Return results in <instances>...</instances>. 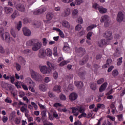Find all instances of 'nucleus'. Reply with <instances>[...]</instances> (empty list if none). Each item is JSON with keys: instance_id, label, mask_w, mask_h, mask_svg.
I'll use <instances>...</instances> for the list:
<instances>
[{"instance_id": "nucleus-43", "label": "nucleus", "mask_w": 125, "mask_h": 125, "mask_svg": "<svg viewBox=\"0 0 125 125\" xmlns=\"http://www.w3.org/2000/svg\"><path fill=\"white\" fill-rule=\"evenodd\" d=\"M78 76H79L80 78H84V76H85V72L83 71V72H79Z\"/></svg>"}, {"instance_id": "nucleus-30", "label": "nucleus", "mask_w": 125, "mask_h": 125, "mask_svg": "<svg viewBox=\"0 0 125 125\" xmlns=\"http://www.w3.org/2000/svg\"><path fill=\"white\" fill-rule=\"evenodd\" d=\"M17 16H19V13L17 11H14L13 14L11 16V18L12 19L14 20L17 17Z\"/></svg>"}, {"instance_id": "nucleus-3", "label": "nucleus", "mask_w": 125, "mask_h": 125, "mask_svg": "<svg viewBox=\"0 0 125 125\" xmlns=\"http://www.w3.org/2000/svg\"><path fill=\"white\" fill-rule=\"evenodd\" d=\"M42 46V42H40V41L37 40V41H35L32 47V50L33 51H38V50L41 49Z\"/></svg>"}, {"instance_id": "nucleus-49", "label": "nucleus", "mask_w": 125, "mask_h": 125, "mask_svg": "<svg viewBox=\"0 0 125 125\" xmlns=\"http://www.w3.org/2000/svg\"><path fill=\"white\" fill-rule=\"evenodd\" d=\"M104 83V78H102L97 81L98 84H101V83Z\"/></svg>"}, {"instance_id": "nucleus-22", "label": "nucleus", "mask_w": 125, "mask_h": 125, "mask_svg": "<svg viewBox=\"0 0 125 125\" xmlns=\"http://www.w3.org/2000/svg\"><path fill=\"white\" fill-rule=\"evenodd\" d=\"M63 51H69L70 50V46H69V44L67 42L64 43V46L62 48Z\"/></svg>"}, {"instance_id": "nucleus-45", "label": "nucleus", "mask_w": 125, "mask_h": 125, "mask_svg": "<svg viewBox=\"0 0 125 125\" xmlns=\"http://www.w3.org/2000/svg\"><path fill=\"white\" fill-rule=\"evenodd\" d=\"M121 54H120V51H119V49L116 48L115 50V53H114V56L115 57H119Z\"/></svg>"}, {"instance_id": "nucleus-14", "label": "nucleus", "mask_w": 125, "mask_h": 125, "mask_svg": "<svg viewBox=\"0 0 125 125\" xmlns=\"http://www.w3.org/2000/svg\"><path fill=\"white\" fill-rule=\"evenodd\" d=\"M38 56L40 58H45V51L42 49L39 50Z\"/></svg>"}, {"instance_id": "nucleus-62", "label": "nucleus", "mask_w": 125, "mask_h": 125, "mask_svg": "<svg viewBox=\"0 0 125 125\" xmlns=\"http://www.w3.org/2000/svg\"><path fill=\"white\" fill-rule=\"evenodd\" d=\"M109 25H110V21H104V26L105 28H107V27H109Z\"/></svg>"}, {"instance_id": "nucleus-17", "label": "nucleus", "mask_w": 125, "mask_h": 125, "mask_svg": "<svg viewBox=\"0 0 125 125\" xmlns=\"http://www.w3.org/2000/svg\"><path fill=\"white\" fill-rule=\"evenodd\" d=\"M107 85H108V83L107 82L104 83L99 88L100 92H103V91L106 89Z\"/></svg>"}, {"instance_id": "nucleus-28", "label": "nucleus", "mask_w": 125, "mask_h": 125, "mask_svg": "<svg viewBox=\"0 0 125 125\" xmlns=\"http://www.w3.org/2000/svg\"><path fill=\"white\" fill-rule=\"evenodd\" d=\"M27 80L29 81L28 84V85H29V86L35 87V86L36 85V83L33 82L31 78H28L27 79Z\"/></svg>"}, {"instance_id": "nucleus-60", "label": "nucleus", "mask_w": 125, "mask_h": 125, "mask_svg": "<svg viewBox=\"0 0 125 125\" xmlns=\"http://www.w3.org/2000/svg\"><path fill=\"white\" fill-rule=\"evenodd\" d=\"M121 37H122V36H121V35L116 34L114 36V39L115 40H120V39H121Z\"/></svg>"}, {"instance_id": "nucleus-38", "label": "nucleus", "mask_w": 125, "mask_h": 125, "mask_svg": "<svg viewBox=\"0 0 125 125\" xmlns=\"http://www.w3.org/2000/svg\"><path fill=\"white\" fill-rule=\"evenodd\" d=\"M97 26L96 24H92L87 27V31H90L92 30V29H94V28H96Z\"/></svg>"}, {"instance_id": "nucleus-35", "label": "nucleus", "mask_w": 125, "mask_h": 125, "mask_svg": "<svg viewBox=\"0 0 125 125\" xmlns=\"http://www.w3.org/2000/svg\"><path fill=\"white\" fill-rule=\"evenodd\" d=\"M27 104H24V106H22L21 107L20 110L21 112H27V111H28L27 109Z\"/></svg>"}, {"instance_id": "nucleus-56", "label": "nucleus", "mask_w": 125, "mask_h": 125, "mask_svg": "<svg viewBox=\"0 0 125 125\" xmlns=\"http://www.w3.org/2000/svg\"><path fill=\"white\" fill-rule=\"evenodd\" d=\"M49 82H50V78L49 77H46L44 79V83H48Z\"/></svg>"}, {"instance_id": "nucleus-11", "label": "nucleus", "mask_w": 125, "mask_h": 125, "mask_svg": "<svg viewBox=\"0 0 125 125\" xmlns=\"http://www.w3.org/2000/svg\"><path fill=\"white\" fill-rule=\"evenodd\" d=\"M71 14V9L70 8H66L64 10V11L62 13V16L63 17H67Z\"/></svg>"}, {"instance_id": "nucleus-50", "label": "nucleus", "mask_w": 125, "mask_h": 125, "mask_svg": "<svg viewBox=\"0 0 125 125\" xmlns=\"http://www.w3.org/2000/svg\"><path fill=\"white\" fill-rule=\"evenodd\" d=\"M97 106L99 109H104L105 108V105L101 104H98Z\"/></svg>"}, {"instance_id": "nucleus-57", "label": "nucleus", "mask_w": 125, "mask_h": 125, "mask_svg": "<svg viewBox=\"0 0 125 125\" xmlns=\"http://www.w3.org/2000/svg\"><path fill=\"white\" fill-rule=\"evenodd\" d=\"M31 22V21L29 20L27 18H26L23 19V23L24 24H28V23H30Z\"/></svg>"}, {"instance_id": "nucleus-25", "label": "nucleus", "mask_w": 125, "mask_h": 125, "mask_svg": "<svg viewBox=\"0 0 125 125\" xmlns=\"http://www.w3.org/2000/svg\"><path fill=\"white\" fill-rule=\"evenodd\" d=\"M45 55H47V56H49V57H50L52 56V50H51V49L49 48L46 49L45 50Z\"/></svg>"}, {"instance_id": "nucleus-59", "label": "nucleus", "mask_w": 125, "mask_h": 125, "mask_svg": "<svg viewBox=\"0 0 125 125\" xmlns=\"http://www.w3.org/2000/svg\"><path fill=\"white\" fill-rule=\"evenodd\" d=\"M93 8H95V9H99V8L100 7V6L96 3H95L93 5Z\"/></svg>"}, {"instance_id": "nucleus-20", "label": "nucleus", "mask_w": 125, "mask_h": 125, "mask_svg": "<svg viewBox=\"0 0 125 125\" xmlns=\"http://www.w3.org/2000/svg\"><path fill=\"white\" fill-rule=\"evenodd\" d=\"M4 28L1 26L0 27V37L2 41H4Z\"/></svg>"}, {"instance_id": "nucleus-4", "label": "nucleus", "mask_w": 125, "mask_h": 125, "mask_svg": "<svg viewBox=\"0 0 125 125\" xmlns=\"http://www.w3.org/2000/svg\"><path fill=\"white\" fill-rule=\"evenodd\" d=\"M39 68L41 73H42V74H50V72L51 70L50 68L47 67V66L45 65L44 66L40 65L39 66Z\"/></svg>"}, {"instance_id": "nucleus-46", "label": "nucleus", "mask_w": 125, "mask_h": 125, "mask_svg": "<svg viewBox=\"0 0 125 125\" xmlns=\"http://www.w3.org/2000/svg\"><path fill=\"white\" fill-rule=\"evenodd\" d=\"M53 51L54 56L56 57L58 55V53H57V47H54Z\"/></svg>"}, {"instance_id": "nucleus-58", "label": "nucleus", "mask_w": 125, "mask_h": 125, "mask_svg": "<svg viewBox=\"0 0 125 125\" xmlns=\"http://www.w3.org/2000/svg\"><path fill=\"white\" fill-rule=\"evenodd\" d=\"M84 34H85V32L83 30H82L78 33V35L79 37H82V36H83V35H84Z\"/></svg>"}, {"instance_id": "nucleus-26", "label": "nucleus", "mask_w": 125, "mask_h": 125, "mask_svg": "<svg viewBox=\"0 0 125 125\" xmlns=\"http://www.w3.org/2000/svg\"><path fill=\"white\" fill-rule=\"evenodd\" d=\"M46 18L48 21H50V20H51V19H52V18H53V13H52L51 12H48L46 14Z\"/></svg>"}, {"instance_id": "nucleus-18", "label": "nucleus", "mask_w": 125, "mask_h": 125, "mask_svg": "<svg viewBox=\"0 0 125 125\" xmlns=\"http://www.w3.org/2000/svg\"><path fill=\"white\" fill-rule=\"evenodd\" d=\"M4 40L6 42H8V43H9L10 42V37H9V33L8 32H6L4 33Z\"/></svg>"}, {"instance_id": "nucleus-29", "label": "nucleus", "mask_w": 125, "mask_h": 125, "mask_svg": "<svg viewBox=\"0 0 125 125\" xmlns=\"http://www.w3.org/2000/svg\"><path fill=\"white\" fill-rule=\"evenodd\" d=\"M53 91H56L58 93L59 92H61V86L59 85H55L53 89Z\"/></svg>"}, {"instance_id": "nucleus-53", "label": "nucleus", "mask_w": 125, "mask_h": 125, "mask_svg": "<svg viewBox=\"0 0 125 125\" xmlns=\"http://www.w3.org/2000/svg\"><path fill=\"white\" fill-rule=\"evenodd\" d=\"M83 0H76L75 3L77 5H80V4L83 3Z\"/></svg>"}, {"instance_id": "nucleus-51", "label": "nucleus", "mask_w": 125, "mask_h": 125, "mask_svg": "<svg viewBox=\"0 0 125 125\" xmlns=\"http://www.w3.org/2000/svg\"><path fill=\"white\" fill-rule=\"evenodd\" d=\"M83 117L84 118L86 117V113L84 112H82V114L78 116V118L79 119H82Z\"/></svg>"}, {"instance_id": "nucleus-31", "label": "nucleus", "mask_w": 125, "mask_h": 125, "mask_svg": "<svg viewBox=\"0 0 125 125\" xmlns=\"http://www.w3.org/2000/svg\"><path fill=\"white\" fill-rule=\"evenodd\" d=\"M78 14H79V10L78 9H75L73 10L72 13V15L73 18H75V17H77L78 16Z\"/></svg>"}, {"instance_id": "nucleus-39", "label": "nucleus", "mask_w": 125, "mask_h": 125, "mask_svg": "<svg viewBox=\"0 0 125 125\" xmlns=\"http://www.w3.org/2000/svg\"><path fill=\"white\" fill-rule=\"evenodd\" d=\"M16 28L18 30V31H20L21 28H22V21H19V23L17 24Z\"/></svg>"}, {"instance_id": "nucleus-7", "label": "nucleus", "mask_w": 125, "mask_h": 125, "mask_svg": "<svg viewBox=\"0 0 125 125\" xmlns=\"http://www.w3.org/2000/svg\"><path fill=\"white\" fill-rule=\"evenodd\" d=\"M46 11V7L41 8L38 10L34 11L33 14L34 15H38L39 14H42V13Z\"/></svg>"}, {"instance_id": "nucleus-64", "label": "nucleus", "mask_w": 125, "mask_h": 125, "mask_svg": "<svg viewBox=\"0 0 125 125\" xmlns=\"http://www.w3.org/2000/svg\"><path fill=\"white\" fill-rule=\"evenodd\" d=\"M68 89H69V90H73V89H74V85L73 84H70L68 85Z\"/></svg>"}, {"instance_id": "nucleus-6", "label": "nucleus", "mask_w": 125, "mask_h": 125, "mask_svg": "<svg viewBox=\"0 0 125 125\" xmlns=\"http://www.w3.org/2000/svg\"><path fill=\"white\" fill-rule=\"evenodd\" d=\"M16 8L19 10V11H21V12H25V11H26V8L25 7V5L23 4H17L16 5Z\"/></svg>"}, {"instance_id": "nucleus-5", "label": "nucleus", "mask_w": 125, "mask_h": 125, "mask_svg": "<svg viewBox=\"0 0 125 125\" xmlns=\"http://www.w3.org/2000/svg\"><path fill=\"white\" fill-rule=\"evenodd\" d=\"M124 19H125V13L123 12H119L117 14V17L116 18V20L117 22H122Z\"/></svg>"}, {"instance_id": "nucleus-34", "label": "nucleus", "mask_w": 125, "mask_h": 125, "mask_svg": "<svg viewBox=\"0 0 125 125\" xmlns=\"http://www.w3.org/2000/svg\"><path fill=\"white\" fill-rule=\"evenodd\" d=\"M111 63H112V60L111 59H107L106 61V64L103 66V68H107V65L109 66L111 65Z\"/></svg>"}, {"instance_id": "nucleus-10", "label": "nucleus", "mask_w": 125, "mask_h": 125, "mask_svg": "<svg viewBox=\"0 0 125 125\" xmlns=\"http://www.w3.org/2000/svg\"><path fill=\"white\" fill-rule=\"evenodd\" d=\"M103 36L104 38H109V41H111V40L113 39V37H112V32L110 31H105V33L103 34Z\"/></svg>"}, {"instance_id": "nucleus-33", "label": "nucleus", "mask_w": 125, "mask_h": 125, "mask_svg": "<svg viewBox=\"0 0 125 125\" xmlns=\"http://www.w3.org/2000/svg\"><path fill=\"white\" fill-rule=\"evenodd\" d=\"M39 89L41 90V91H45L47 89L46 86L43 84H40L39 85Z\"/></svg>"}, {"instance_id": "nucleus-63", "label": "nucleus", "mask_w": 125, "mask_h": 125, "mask_svg": "<svg viewBox=\"0 0 125 125\" xmlns=\"http://www.w3.org/2000/svg\"><path fill=\"white\" fill-rule=\"evenodd\" d=\"M92 36L91 32H89L87 35L86 38L87 40H90V37Z\"/></svg>"}, {"instance_id": "nucleus-8", "label": "nucleus", "mask_w": 125, "mask_h": 125, "mask_svg": "<svg viewBox=\"0 0 125 125\" xmlns=\"http://www.w3.org/2000/svg\"><path fill=\"white\" fill-rule=\"evenodd\" d=\"M75 50L77 53H80V54H81V56H83V55L85 54V49L82 47L79 48L75 47Z\"/></svg>"}, {"instance_id": "nucleus-13", "label": "nucleus", "mask_w": 125, "mask_h": 125, "mask_svg": "<svg viewBox=\"0 0 125 125\" xmlns=\"http://www.w3.org/2000/svg\"><path fill=\"white\" fill-rule=\"evenodd\" d=\"M74 85L78 88L81 89L82 87H83V82H80V81H75Z\"/></svg>"}, {"instance_id": "nucleus-32", "label": "nucleus", "mask_w": 125, "mask_h": 125, "mask_svg": "<svg viewBox=\"0 0 125 125\" xmlns=\"http://www.w3.org/2000/svg\"><path fill=\"white\" fill-rule=\"evenodd\" d=\"M90 87L92 90H96V83H90Z\"/></svg>"}, {"instance_id": "nucleus-47", "label": "nucleus", "mask_w": 125, "mask_h": 125, "mask_svg": "<svg viewBox=\"0 0 125 125\" xmlns=\"http://www.w3.org/2000/svg\"><path fill=\"white\" fill-rule=\"evenodd\" d=\"M11 34L14 38H16V34H15V31H14L13 28H11Z\"/></svg>"}, {"instance_id": "nucleus-41", "label": "nucleus", "mask_w": 125, "mask_h": 125, "mask_svg": "<svg viewBox=\"0 0 125 125\" xmlns=\"http://www.w3.org/2000/svg\"><path fill=\"white\" fill-rule=\"evenodd\" d=\"M9 85V84L4 82L3 81H2L1 83V86L2 88H5L7 86H8Z\"/></svg>"}, {"instance_id": "nucleus-40", "label": "nucleus", "mask_w": 125, "mask_h": 125, "mask_svg": "<svg viewBox=\"0 0 125 125\" xmlns=\"http://www.w3.org/2000/svg\"><path fill=\"white\" fill-rule=\"evenodd\" d=\"M41 115L42 116V121H43V120H44V118H45V117H46V111H45V110L42 111L41 112Z\"/></svg>"}, {"instance_id": "nucleus-42", "label": "nucleus", "mask_w": 125, "mask_h": 125, "mask_svg": "<svg viewBox=\"0 0 125 125\" xmlns=\"http://www.w3.org/2000/svg\"><path fill=\"white\" fill-rule=\"evenodd\" d=\"M47 65L50 68H51V69H54L55 68L54 64L51 63V62H49V61L47 62Z\"/></svg>"}, {"instance_id": "nucleus-16", "label": "nucleus", "mask_w": 125, "mask_h": 125, "mask_svg": "<svg viewBox=\"0 0 125 125\" xmlns=\"http://www.w3.org/2000/svg\"><path fill=\"white\" fill-rule=\"evenodd\" d=\"M4 10L6 14H11L13 12V9L9 7H4Z\"/></svg>"}, {"instance_id": "nucleus-15", "label": "nucleus", "mask_w": 125, "mask_h": 125, "mask_svg": "<svg viewBox=\"0 0 125 125\" xmlns=\"http://www.w3.org/2000/svg\"><path fill=\"white\" fill-rule=\"evenodd\" d=\"M107 21H110V17L108 15H104L101 17L100 21L101 23H104Z\"/></svg>"}, {"instance_id": "nucleus-9", "label": "nucleus", "mask_w": 125, "mask_h": 125, "mask_svg": "<svg viewBox=\"0 0 125 125\" xmlns=\"http://www.w3.org/2000/svg\"><path fill=\"white\" fill-rule=\"evenodd\" d=\"M22 32L23 35L26 37H30L32 34L31 30L26 27L22 28Z\"/></svg>"}, {"instance_id": "nucleus-37", "label": "nucleus", "mask_w": 125, "mask_h": 125, "mask_svg": "<svg viewBox=\"0 0 125 125\" xmlns=\"http://www.w3.org/2000/svg\"><path fill=\"white\" fill-rule=\"evenodd\" d=\"M18 60L19 62H20V63H21V64H25V63H26V61L25 60V59L22 57H19Z\"/></svg>"}, {"instance_id": "nucleus-36", "label": "nucleus", "mask_w": 125, "mask_h": 125, "mask_svg": "<svg viewBox=\"0 0 125 125\" xmlns=\"http://www.w3.org/2000/svg\"><path fill=\"white\" fill-rule=\"evenodd\" d=\"M14 67H15L18 71H20V70H21V65L17 62H15L14 63Z\"/></svg>"}, {"instance_id": "nucleus-1", "label": "nucleus", "mask_w": 125, "mask_h": 125, "mask_svg": "<svg viewBox=\"0 0 125 125\" xmlns=\"http://www.w3.org/2000/svg\"><path fill=\"white\" fill-rule=\"evenodd\" d=\"M30 74L32 79H34V80L37 82H40V81H42V75L39 73L33 70L30 71Z\"/></svg>"}, {"instance_id": "nucleus-52", "label": "nucleus", "mask_w": 125, "mask_h": 125, "mask_svg": "<svg viewBox=\"0 0 125 125\" xmlns=\"http://www.w3.org/2000/svg\"><path fill=\"white\" fill-rule=\"evenodd\" d=\"M34 25L36 28H39V27H40V26H41V22H40V21H35L34 22Z\"/></svg>"}, {"instance_id": "nucleus-12", "label": "nucleus", "mask_w": 125, "mask_h": 125, "mask_svg": "<svg viewBox=\"0 0 125 125\" xmlns=\"http://www.w3.org/2000/svg\"><path fill=\"white\" fill-rule=\"evenodd\" d=\"M78 98V94L76 93L73 92L69 95V100L71 101H75Z\"/></svg>"}, {"instance_id": "nucleus-48", "label": "nucleus", "mask_w": 125, "mask_h": 125, "mask_svg": "<svg viewBox=\"0 0 125 125\" xmlns=\"http://www.w3.org/2000/svg\"><path fill=\"white\" fill-rule=\"evenodd\" d=\"M112 76H113V77H117V76L119 75V72L117 70H114L112 71Z\"/></svg>"}, {"instance_id": "nucleus-44", "label": "nucleus", "mask_w": 125, "mask_h": 125, "mask_svg": "<svg viewBox=\"0 0 125 125\" xmlns=\"http://www.w3.org/2000/svg\"><path fill=\"white\" fill-rule=\"evenodd\" d=\"M122 60H123V57H121L118 59H117V61H118L117 63V66H121V65H122V63H123V61H122Z\"/></svg>"}, {"instance_id": "nucleus-23", "label": "nucleus", "mask_w": 125, "mask_h": 125, "mask_svg": "<svg viewBox=\"0 0 125 125\" xmlns=\"http://www.w3.org/2000/svg\"><path fill=\"white\" fill-rule=\"evenodd\" d=\"M62 25L64 28H66V29H69L70 28V23L66 21H62Z\"/></svg>"}, {"instance_id": "nucleus-24", "label": "nucleus", "mask_w": 125, "mask_h": 125, "mask_svg": "<svg viewBox=\"0 0 125 125\" xmlns=\"http://www.w3.org/2000/svg\"><path fill=\"white\" fill-rule=\"evenodd\" d=\"M98 10H99L100 13H101L102 14L106 13L107 12V9L104 8L101 6H100V7H99V9H98Z\"/></svg>"}, {"instance_id": "nucleus-21", "label": "nucleus", "mask_w": 125, "mask_h": 125, "mask_svg": "<svg viewBox=\"0 0 125 125\" xmlns=\"http://www.w3.org/2000/svg\"><path fill=\"white\" fill-rule=\"evenodd\" d=\"M37 41H38L37 39L30 40L26 42V45L27 46H32V45L33 46L35 42H37Z\"/></svg>"}, {"instance_id": "nucleus-55", "label": "nucleus", "mask_w": 125, "mask_h": 125, "mask_svg": "<svg viewBox=\"0 0 125 125\" xmlns=\"http://www.w3.org/2000/svg\"><path fill=\"white\" fill-rule=\"evenodd\" d=\"M60 98L61 100H63V101H65L66 100V96H65L64 94H61L60 95Z\"/></svg>"}, {"instance_id": "nucleus-27", "label": "nucleus", "mask_w": 125, "mask_h": 125, "mask_svg": "<svg viewBox=\"0 0 125 125\" xmlns=\"http://www.w3.org/2000/svg\"><path fill=\"white\" fill-rule=\"evenodd\" d=\"M88 61V57L87 56L85 57L83 61L79 62L80 65H84Z\"/></svg>"}, {"instance_id": "nucleus-54", "label": "nucleus", "mask_w": 125, "mask_h": 125, "mask_svg": "<svg viewBox=\"0 0 125 125\" xmlns=\"http://www.w3.org/2000/svg\"><path fill=\"white\" fill-rule=\"evenodd\" d=\"M82 25L80 24H78L76 27H75V31H80V30H82Z\"/></svg>"}, {"instance_id": "nucleus-61", "label": "nucleus", "mask_w": 125, "mask_h": 125, "mask_svg": "<svg viewBox=\"0 0 125 125\" xmlns=\"http://www.w3.org/2000/svg\"><path fill=\"white\" fill-rule=\"evenodd\" d=\"M15 123L17 125H19V124L21 123L20 119H19V118H17V117L15 119Z\"/></svg>"}, {"instance_id": "nucleus-2", "label": "nucleus", "mask_w": 125, "mask_h": 125, "mask_svg": "<svg viewBox=\"0 0 125 125\" xmlns=\"http://www.w3.org/2000/svg\"><path fill=\"white\" fill-rule=\"evenodd\" d=\"M72 113H73V115L75 116V117H78L79 116V112L80 113H84V112L85 111V109L82 107H72Z\"/></svg>"}, {"instance_id": "nucleus-19", "label": "nucleus", "mask_w": 125, "mask_h": 125, "mask_svg": "<svg viewBox=\"0 0 125 125\" xmlns=\"http://www.w3.org/2000/svg\"><path fill=\"white\" fill-rule=\"evenodd\" d=\"M105 44H107L105 39H102L100 40L98 42V45L100 46V47H103V46H104Z\"/></svg>"}]
</instances>
